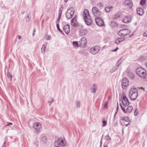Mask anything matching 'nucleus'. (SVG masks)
<instances>
[{"label":"nucleus","instance_id":"nucleus-11","mask_svg":"<svg viewBox=\"0 0 147 147\" xmlns=\"http://www.w3.org/2000/svg\"><path fill=\"white\" fill-rule=\"evenodd\" d=\"M123 5L130 9L133 6V3L131 0H125L123 3Z\"/></svg>","mask_w":147,"mask_h":147},{"label":"nucleus","instance_id":"nucleus-38","mask_svg":"<svg viewBox=\"0 0 147 147\" xmlns=\"http://www.w3.org/2000/svg\"><path fill=\"white\" fill-rule=\"evenodd\" d=\"M34 144L36 146H38V142L37 140H36L34 143Z\"/></svg>","mask_w":147,"mask_h":147},{"label":"nucleus","instance_id":"nucleus-59","mask_svg":"<svg viewBox=\"0 0 147 147\" xmlns=\"http://www.w3.org/2000/svg\"><path fill=\"white\" fill-rule=\"evenodd\" d=\"M68 0H64V1L66 2Z\"/></svg>","mask_w":147,"mask_h":147},{"label":"nucleus","instance_id":"nucleus-41","mask_svg":"<svg viewBox=\"0 0 147 147\" xmlns=\"http://www.w3.org/2000/svg\"><path fill=\"white\" fill-rule=\"evenodd\" d=\"M144 36L147 37V31H146L143 34Z\"/></svg>","mask_w":147,"mask_h":147},{"label":"nucleus","instance_id":"nucleus-43","mask_svg":"<svg viewBox=\"0 0 147 147\" xmlns=\"http://www.w3.org/2000/svg\"><path fill=\"white\" fill-rule=\"evenodd\" d=\"M54 101V99H52V100L51 101H49L48 102H50V104L49 105H51V104Z\"/></svg>","mask_w":147,"mask_h":147},{"label":"nucleus","instance_id":"nucleus-39","mask_svg":"<svg viewBox=\"0 0 147 147\" xmlns=\"http://www.w3.org/2000/svg\"><path fill=\"white\" fill-rule=\"evenodd\" d=\"M76 105L78 107H80V102L79 101H77L76 102Z\"/></svg>","mask_w":147,"mask_h":147},{"label":"nucleus","instance_id":"nucleus-29","mask_svg":"<svg viewBox=\"0 0 147 147\" xmlns=\"http://www.w3.org/2000/svg\"><path fill=\"white\" fill-rule=\"evenodd\" d=\"M119 65H120V63H119L116 66L114 67V70H112V69L110 71V72L111 73H112V72H113L115 71H116L117 69L118 68Z\"/></svg>","mask_w":147,"mask_h":147},{"label":"nucleus","instance_id":"nucleus-25","mask_svg":"<svg viewBox=\"0 0 147 147\" xmlns=\"http://www.w3.org/2000/svg\"><path fill=\"white\" fill-rule=\"evenodd\" d=\"M113 8V7L112 6H111L109 7H105V10L107 13H109L110 12Z\"/></svg>","mask_w":147,"mask_h":147},{"label":"nucleus","instance_id":"nucleus-24","mask_svg":"<svg viewBox=\"0 0 147 147\" xmlns=\"http://www.w3.org/2000/svg\"><path fill=\"white\" fill-rule=\"evenodd\" d=\"M128 76L131 79H134L135 78V75L134 73L130 72L128 73Z\"/></svg>","mask_w":147,"mask_h":147},{"label":"nucleus","instance_id":"nucleus-3","mask_svg":"<svg viewBox=\"0 0 147 147\" xmlns=\"http://www.w3.org/2000/svg\"><path fill=\"white\" fill-rule=\"evenodd\" d=\"M136 73L138 76L144 79L146 74V71L141 67L137 68L136 70Z\"/></svg>","mask_w":147,"mask_h":147},{"label":"nucleus","instance_id":"nucleus-53","mask_svg":"<svg viewBox=\"0 0 147 147\" xmlns=\"http://www.w3.org/2000/svg\"><path fill=\"white\" fill-rule=\"evenodd\" d=\"M18 38L19 39H20L21 38V36H18Z\"/></svg>","mask_w":147,"mask_h":147},{"label":"nucleus","instance_id":"nucleus-35","mask_svg":"<svg viewBox=\"0 0 147 147\" xmlns=\"http://www.w3.org/2000/svg\"><path fill=\"white\" fill-rule=\"evenodd\" d=\"M62 10L61 9V8H60L59 9V15L61 16V14L62 13Z\"/></svg>","mask_w":147,"mask_h":147},{"label":"nucleus","instance_id":"nucleus-19","mask_svg":"<svg viewBox=\"0 0 147 147\" xmlns=\"http://www.w3.org/2000/svg\"><path fill=\"white\" fill-rule=\"evenodd\" d=\"M144 11L143 9L140 8L137 9V13L139 15L142 16L144 13Z\"/></svg>","mask_w":147,"mask_h":147},{"label":"nucleus","instance_id":"nucleus-20","mask_svg":"<svg viewBox=\"0 0 147 147\" xmlns=\"http://www.w3.org/2000/svg\"><path fill=\"white\" fill-rule=\"evenodd\" d=\"M97 89V86L96 85L94 84L92 86L91 88V92L95 94L96 92V90Z\"/></svg>","mask_w":147,"mask_h":147},{"label":"nucleus","instance_id":"nucleus-14","mask_svg":"<svg viewBox=\"0 0 147 147\" xmlns=\"http://www.w3.org/2000/svg\"><path fill=\"white\" fill-rule=\"evenodd\" d=\"M77 19V16H76L71 20V24L72 26L75 27H76L78 24Z\"/></svg>","mask_w":147,"mask_h":147},{"label":"nucleus","instance_id":"nucleus-60","mask_svg":"<svg viewBox=\"0 0 147 147\" xmlns=\"http://www.w3.org/2000/svg\"><path fill=\"white\" fill-rule=\"evenodd\" d=\"M102 146V144H100V147H101Z\"/></svg>","mask_w":147,"mask_h":147},{"label":"nucleus","instance_id":"nucleus-46","mask_svg":"<svg viewBox=\"0 0 147 147\" xmlns=\"http://www.w3.org/2000/svg\"><path fill=\"white\" fill-rule=\"evenodd\" d=\"M61 16L60 15H59L58 16V17L57 19V20H58V21H59V20L61 18Z\"/></svg>","mask_w":147,"mask_h":147},{"label":"nucleus","instance_id":"nucleus-58","mask_svg":"<svg viewBox=\"0 0 147 147\" xmlns=\"http://www.w3.org/2000/svg\"><path fill=\"white\" fill-rule=\"evenodd\" d=\"M145 65L146 67L147 68V62L146 63Z\"/></svg>","mask_w":147,"mask_h":147},{"label":"nucleus","instance_id":"nucleus-37","mask_svg":"<svg viewBox=\"0 0 147 147\" xmlns=\"http://www.w3.org/2000/svg\"><path fill=\"white\" fill-rule=\"evenodd\" d=\"M120 105L121 106V109H122V110L124 112V113H126V110H125V109L124 108H123V107H122V106L121 104H120Z\"/></svg>","mask_w":147,"mask_h":147},{"label":"nucleus","instance_id":"nucleus-50","mask_svg":"<svg viewBox=\"0 0 147 147\" xmlns=\"http://www.w3.org/2000/svg\"><path fill=\"white\" fill-rule=\"evenodd\" d=\"M118 47H117L115 49L113 50V51H116L118 49Z\"/></svg>","mask_w":147,"mask_h":147},{"label":"nucleus","instance_id":"nucleus-51","mask_svg":"<svg viewBox=\"0 0 147 147\" xmlns=\"http://www.w3.org/2000/svg\"><path fill=\"white\" fill-rule=\"evenodd\" d=\"M118 108H119V106H118V103L117 102V110H116V111H118Z\"/></svg>","mask_w":147,"mask_h":147},{"label":"nucleus","instance_id":"nucleus-44","mask_svg":"<svg viewBox=\"0 0 147 147\" xmlns=\"http://www.w3.org/2000/svg\"><path fill=\"white\" fill-rule=\"evenodd\" d=\"M35 32H36V30L35 29H34V30L33 32L32 33V35L33 36H34V35L35 34Z\"/></svg>","mask_w":147,"mask_h":147},{"label":"nucleus","instance_id":"nucleus-56","mask_svg":"<svg viewBox=\"0 0 147 147\" xmlns=\"http://www.w3.org/2000/svg\"><path fill=\"white\" fill-rule=\"evenodd\" d=\"M129 124L130 122H129V123L128 124L125 125V126H127Z\"/></svg>","mask_w":147,"mask_h":147},{"label":"nucleus","instance_id":"nucleus-54","mask_svg":"<svg viewBox=\"0 0 147 147\" xmlns=\"http://www.w3.org/2000/svg\"><path fill=\"white\" fill-rule=\"evenodd\" d=\"M102 139H101V140L100 141V144H102Z\"/></svg>","mask_w":147,"mask_h":147},{"label":"nucleus","instance_id":"nucleus-52","mask_svg":"<svg viewBox=\"0 0 147 147\" xmlns=\"http://www.w3.org/2000/svg\"><path fill=\"white\" fill-rule=\"evenodd\" d=\"M25 13L24 11H23L21 12V13L22 14H23Z\"/></svg>","mask_w":147,"mask_h":147},{"label":"nucleus","instance_id":"nucleus-26","mask_svg":"<svg viewBox=\"0 0 147 147\" xmlns=\"http://www.w3.org/2000/svg\"><path fill=\"white\" fill-rule=\"evenodd\" d=\"M7 80H9L11 82L12 80V75L10 74L8 72L7 74Z\"/></svg>","mask_w":147,"mask_h":147},{"label":"nucleus","instance_id":"nucleus-6","mask_svg":"<svg viewBox=\"0 0 147 147\" xmlns=\"http://www.w3.org/2000/svg\"><path fill=\"white\" fill-rule=\"evenodd\" d=\"M100 49V47L98 46H95L91 47L89 51L91 53L95 55L98 53Z\"/></svg>","mask_w":147,"mask_h":147},{"label":"nucleus","instance_id":"nucleus-61","mask_svg":"<svg viewBox=\"0 0 147 147\" xmlns=\"http://www.w3.org/2000/svg\"><path fill=\"white\" fill-rule=\"evenodd\" d=\"M104 147H107V146H104Z\"/></svg>","mask_w":147,"mask_h":147},{"label":"nucleus","instance_id":"nucleus-16","mask_svg":"<svg viewBox=\"0 0 147 147\" xmlns=\"http://www.w3.org/2000/svg\"><path fill=\"white\" fill-rule=\"evenodd\" d=\"M63 30L66 34H68L70 31L69 27L68 24L65 25L63 27Z\"/></svg>","mask_w":147,"mask_h":147},{"label":"nucleus","instance_id":"nucleus-1","mask_svg":"<svg viewBox=\"0 0 147 147\" xmlns=\"http://www.w3.org/2000/svg\"><path fill=\"white\" fill-rule=\"evenodd\" d=\"M82 15L86 25H90L91 24L92 22V19L89 13L88 10L87 9H85L83 12Z\"/></svg>","mask_w":147,"mask_h":147},{"label":"nucleus","instance_id":"nucleus-36","mask_svg":"<svg viewBox=\"0 0 147 147\" xmlns=\"http://www.w3.org/2000/svg\"><path fill=\"white\" fill-rule=\"evenodd\" d=\"M56 26H57V29H58V30L59 32H60L62 33V31L60 29V28L59 27V24H57Z\"/></svg>","mask_w":147,"mask_h":147},{"label":"nucleus","instance_id":"nucleus-33","mask_svg":"<svg viewBox=\"0 0 147 147\" xmlns=\"http://www.w3.org/2000/svg\"><path fill=\"white\" fill-rule=\"evenodd\" d=\"M103 124L102 125V126L105 127V126L107 124V122L106 121H105V120H103L102 121Z\"/></svg>","mask_w":147,"mask_h":147},{"label":"nucleus","instance_id":"nucleus-55","mask_svg":"<svg viewBox=\"0 0 147 147\" xmlns=\"http://www.w3.org/2000/svg\"><path fill=\"white\" fill-rule=\"evenodd\" d=\"M59 22V21H58V20H57L56 22V23H57V24H58Z\"/></svg>","mask_w":147,"mask_h":147},{"label":"nucleus","instance_id":"nucleus-57","mask_svg":"<svg viewBox=\"0 0 147 147\" xmlns=\"http://www.w3.org/2000/svg\"><path fill=\"white\" fill-rule=\"evenodd\" d=\"M117 112H118L117 111H116L115 112V113L114 115V117L117 114Z\"/></svg>","mask_w":147,"mask_h":147},{"label":"nucleus","instance_id":"nucleus-2","mask_svg":"<svg viewBox=\"0 0 147 147\" xmlns=\"http://www.w3.org/2000/svg\"><path fill=\"white\" fill-rule=\"evenodd\" d=\"M138 90L135 88H132L130 90L129 95L131 99L132 100H135L138 96Z\"/></svg>","mask_w":147,"mask_h":147},{"label":"nucleus","instance_id":"nucleus-4","mask_svg":"<svg viewBox=\"0 0 147 147\" xmlns=\"http://www.w3.org/2000/svg\"><path fill=\"white\" fill-rule=\"evenodd\" d=\"M75 10L73 7H71L67 11L66 13V17L67 18L70 19L71 18L73 15L74 14Z\"/></svg>","mask_w":147,"mask_h":147},{"label":"nucleus","instance_id":"nucleus-7","mask_svg":"<svg viewBox=\"0 0 147 147\" xmlns=\"http://www.w3.org/2000/svg\"><path fill=\"white\" fill-rule=\"evenodd\" d=\"M130 32V30L128 29H124L121 30L118 32V34L120 36H125L128 35Z\"/></svg>","mask_w":147,"mask_h":147},{"label":"nucleus","instance_id":"nucleus-42","mask_svg":"<svg viewBox=\"0 0 147 147\" xmlns=\"http://www.w3.org/2000/svg\"><path fill=\"white\" fill-rule=\"evenodd\" d=\"M136 110H135L134 113V114L135 116H137L138 115V112L136 111Z\"/></svg>","mask_w":147,"mask_h":147},{"label":"nucleus","instance_id":"nucleus-8","mask_svg":"<svg viewBox=\"0 0 147 147\" xmlns=\"http://www.w3.org/2000/svg\"><path fill=\"white\" fill-rule=\"evenodd\" d=\"M122 102L123 105L125 107L127 106L129 104V102L128 99L126 97L124 93H123Z\"/></svg>","mask_w":147,"mask_h":147},{"label":"nucleus","instance_id":"nucleus-40","mask_svg":"<svg viewBox=\"0 0 147 147\" xmlns=\"http://www.w3.org/2000/svg\"><path fill=\"white\" fill-rule=\"evenodd\" d=\"M108 105V102H105L104 106V108H107V106Z\"/></svg>","mask_w":147,"mask_h":147},{"label":"nucleus","instance_id":"nucleus-13","mask_svg":"<svg viewBox=\"0 0 147 147\" xmlns=\"http://www.w3.org/2000/svg\"><path fill=\"white\" fill-rule=\"evenodd\" d=\"M92 12L95 16H99L100 14V12L96 7H93L92 9Z\"/></svg>","mask_w":147,"mask_h":147},{"label":"nucleus","instance_id":"nucleus-28","mask_svg":"<svg viewBox=\"0 0 147 147\" xmlns=\"http://www.w3.org/2000/svg\"><path fill=\"white\" fill-rule=\"evenodd\" d=\"M31 19V13H29L26 18V20L27 22H29Z\"/></svg>","mask_w":147,"mask_h":147},{"label":"nucleus","instance_id":"nucleus-47","mask_svg":"<svg viewBox=\"0 0 147 147\" xmlns=\"http://www.w3.org/2000/svg\"><path fill=\"white\" fill-rule=\"evenodd\" d=\"M12 125V123H8L6 126H9L10 125Z\"/></svg>","mask_w":147,"mask_h":147},{"label":"nucleus","instance_id":"nucleus-12","mask_svg":"<svg viewBox=\"0 0 147 147\" xmlns=\"http://www.w3.org/2000/svg\"><path fill=\"white\" fill-rule=\"evenodd\" d=\"M128 80L126 78H123L122 80L121 84L122 88L123 89H125L128 85Z\"/></svg>","mask_w":147,"mask_h":147},{"label":"nucleus","instance_id":"nucleus-23","mask_svg":"<svg viewBox=\"0 0 147 147\" xmlns=\"http://www.w3.org/2000/svg\"><path fill=\"white\" fill-rule=\"evenodd\" d=\"M87 33V30H82L80 31V34L81 36H83L86 34Z\"/></svg>","mask_w":147,"mask_h":147},{"label":"nucleus","instance_id":"nucleus-15","mask_svg":"<svg viewBox=\"0 0 147 147\" xmlns=\"http://www.w3.org/2000/svg\"><path fill=\"white\" fill-rule=\"evenodd\" d=\"M87 42V41L86 38L82 37L81 38L79 41V45L80 46L82 47H84L86 46V44Z\"/></svg>","mask_w":147,"mask_h":147},{"label":"nucleus","instance_id":"nucleus-10","mask_svg":"<svg viewBox=\"0 0 147 147\" xmlns=\"http://www.w3.org/2000/svg\"><path fill=\"white\" fill-rule=\"evenodd\" d=\"M33 127L36 132L38 133L40 132V130L42 126L40 123L36 122L34 123Z\"/></svg>","mask_w":147,"mask_h":147},{"label":"nucleus","instance_id":"nucleus-5","mask_svg":"<svg viewBox=\"0 0 147 147\" xmlns=\"http://www.w3.org/2000/svg\"><path fill=\"white\" fill-rule=\"evenodd\" d=\"M54 144V147H61V146H65L66 144V143L64 142L63 140L59 139L55 142Z\"/></svg>","mask_w":147,"mask_h":147},{"label":"nucleus","instance_id":"nucleus-18","mask_svg":"<svg viewBox=\"0 0 147 147\" xmlns=\"http://www.w3.org/2000/svg\"><path fill=\"white\" fill-rule=\"evenodd\" d=\"M40 140L42 144H45L46 143V142L47 141V138L45 136H41Z\"/></svg>","mask_w":147,"mask_h":147},{"label":"nucleus","instance_id":"nucleus-49","mask_svg":"<svg viewBox=\"0 0 147 147\" xmlns=\"http://www.w3.org/2000/svg\"><path fill=\"white\" fill-rule=\"evenodd\" d=\"M146 81H147V74H146L144 78V79Z\"/></svg>","mask_w":147,"mask_h":147},{"label":"nucleus","instance_id":"nucleus-21","mask_svg":"<svg viewBox=\"0 0 147 147\" xmlns=\"http://www.w3.org/2000/svg\"><path fill=\"white\" fill-rule=\"evenodd\" d=\"M125 39L124 38L119 37L118 38L115 40V42L116 43H118L121 42L122 41H124Z\"/></svg>","mask_w":147,"mask_h":147},{"label":"nucleus","instance_id":"nucleus-48","mask_svg":"<svg viewBox=\"0 0 147 147\" xmlns=\"http://www.w3.org/2000/svg\"><path fill=\"white\" fill-rule=\"evenodd\" d=\"M6 147V142H5L3 143V147Z\"/></svg>","mask_w":147,"mask_h":147},{"label":"nucleus","instance_id":"nucleus-34","mask_svg":"<svg viewBox=\"0 0 147 147\" xmlns=\"http://www.w3.org/2000/svg\"><path fill=\"white\" fill-rule=\"evenodd\" d=\"M105 139L107 140H110L111 138L109 135H107L105 136Z\"/></svg>","mask_w":147,"mask_h":147},{"label":"nucleus","instance_id":"nucleus-30","mask_svg":"<svg viewBox=\"0 0 147 147\" xmlns=\"http://www.w3.org/2000/svg\"><path fill=\"white\" fill-rule=\"evenodd\" d=\"M45 45H43L42 46L41 50V52H42V53H44L45 52Z\"/></svg>","mask_w":147,"mask_h":147},{"label":"nucleus","instance_id":"nucleus-17","mask_svg":"<svg viewBox=\"0 0 147 147\" xmlns=\"http://www.w3.org/2000/svg\"><path fill=\"white\" fill-rule=\"evenodd\" d=\"M131 19L130 16H126L123 20V22L125 23H127L130 22L131 21Z\"/></svg>","mask_w":147,"mask_h":147},{"label":"nucleus","instance_id":"nucleus-45","mask_svg":"<svg viewBox=\"0 0 147 147\" xmlns=\"http://www.w3.org/2000/svg\"><path fill=\"white\" fill-rule=\"evenodd\" d=\"M51 38V36H48L46 38V39L47 40H49Z\"/></svg>","mask_w":147,"mask_h":147},{"label":"nucleus","instance_id":"nucleus-9","mask_svg":"<svg viewBox=\"0 0 147 147\" xmlns=\"http://www.w3.org/2000/svg\"><path fill=\"white\" fill-rule=\"evenodd\" d=\"M95 22L96 24L99 26H102L104 24V22L99 17H97L95 19Z\"/></svg>","mask_w":147,"mask_h":147},{"label":"nucleus","instance_id":"nucleus-32","mask_svg":"<svg viewBox=\"0 0 147 147\" xmlns=\"http://www.w3.org/2000/svg\"><path fill=\"white\" fill-rule=\"evenodd\" d=\"M146 1L145 0H141L140 2V4L142 5H144L145 4Z\"/></svg>","mask_w":147,"mask_h":147},{"label":"nucleus","instance_id":"nucleus-31","mask_svg":"<svg viewBox=\"0 0 147 147\" xmlns=\"http://www.w3.org/2000/svg\"><path fill=\"white\" fill-rule=\"evenodd\" d=\"M73 45L75 47H79L78 42L77 41L74 42H73Z\"/></svg>","mask_w":147,"mask_h":147},{"label":"nucleus","instance_id":"nucleus-22","mask_svg":"<svg viewBox=\"0 0 147 147\" xmlns=\"http://www.w3.org/2000/svg\"><path fill=\"white\" fill-rule=\"evenodd\" d=\"M133 109V107L131 106H129L126 109V113H129L131 112Z\"/></svg>","mask_w":147,"mask_h":147},{"label":"nucleus","instance_id":"nucleus-27","mask_svg":"<svg viewBox=\"0 0 147 147\" xmlns=\"http://www.w3.org/2000/svg\"><path fill=\"white\" fill-rule=\"evenodd\" d=\"M122 120H124L126 122H129L130 119L128 117H124L123 118V119H121L120 121V122H121V121H122Z\"/></svg>","mask_w":147,"mask_h":147}]
</instances>
